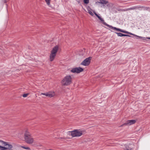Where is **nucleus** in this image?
<instances>
[{"instance_id":"obj_1","label":"nucleus","mask_w":150,"mask_h":150,"mask_svg":"<svg viewBox=\"0 0 150 150\" xmlns=\"http://www.w3.org/2000/svg\"><path fill=\"white\" fill-rule=\"evenodd\" d=\"M24 138L25 142L28 144H31L34 142V138L32 137L31 134L27 130L24 133Z\"/></svg>"},{"instance_id":"obj_2","label":"nucleus","mask_w":150,"mask_h":150,"mask_svg":"<svg viewBox=\"0 0 150 150\" xmlns=\"http://www.w3.org/2000/svg\"><path fill=\"white\" fill-rule=\"evenodd\" d=\"M73 137H79L85 133V131L80 129H76L71 131H69Z\"/></svg>"},{"instance_id":"obj_3","label":"nucleus","mask_w":150,"mask_h":150,"mask_svg":"<svg viewBox=\"0 0 150 150\" xmlns=\"http://www.w3.org/2000/svg\"><path fill=\"white\" fill-rule=\"evenodd\" d=\"M72 83V78L70 75L65 76L62 81V83L64 86H68Z\"/></svg>"},{"instance_id":"obj_4","label":"nucleus","mask_w":150,"mask_h":150,"mask_svg":"<svg viewBox=\"0 0 150 150\" xmlns=\"http://www.w3.org/2000/svg\"><path fill=\"white\" fill-rule=\"evenodd\" d=\"M59 49L58 45L55 46L51 51V54L50 56V61H52L54 59Z\"/></svg>"},{"instance_id":"obj_5","label":"nucleus","mask_w":150,"mask_h":150,"mask_svg":"<svg viewBox=\"0 0 150 150\" xmlns=\"http://www.w3.org/2000/svg\"><path fill=\"white\" fill-rule=\"evenodd\" d=\"M0 142L6 147H3L0 146V150H5L7 149H11L12 148L13 146L12 145L9 144L8 142H4L2 140H0Z\"/></svg>"},{"instance_id":"obj_6","label":"nucleus","mask_w":150,"mask_h":150,"mask_svg":"<svg viewBox=\"0 0 150 150\" xmlns=\"http://www.w3.org/2000/svg\"><path fill=\"white\" fill-rule=\"evenodd\" d=\"M94 13L95 15L100 20V21L103 23V25L107 26L110 29L115 30L117 31H119L120 29L119 28H117L115 27H112V26L108 24H107L105 22L104 20L100 16H99L98 14H97L96 12H94Z\"/></svg>"},{"instance_id":"obj_7","label":"nucleus","mask_w":150,"mask_h":150,"mask_svg":"<svg viewBox=\"0 0 150 150\" xmlns=\"http://www.w3.org/2000/svg\"><path fill=\"white\" fill-rule=\"evenodd\" d=\"M83 70V69L81 67H76L72 69L71 70V72L73 73H79L82 72Z\"/></svg>"},{"instance_id":"obj_8","label":"nucleus","mask_w":150,"mask_h":150,"mask_svg":"<svg viewBox=\"0 0 150 150\" xmlns=\"http://www.w3.org/2000/svg\"><path fill=\"white\" fill-rule=\"evenodd\" d=\"M91 59L90 57L86 58L81 62V64L85 66L88 65L90 63Z\"/></svg>"},{"instance_id":"obj_9","label":"nucleus","mask_w":150,"mask_h":150,"mask_svg":"<svg viewBox=\"0 0 150 150\" xmlns=\"http://www.w3.org/2000/svg\"><path fill=\"white\" fill-rule=\"evenodd\" d=\"M136 120H128L125 123L121 125L120 126V127H122L124 125H131L135 124L136 123Z\"/></svg>"},{"instance_id":"obj_10","label":"nucleus","mask_w":150,"mask_h":150,"mask_svg":"<svg viewBox=\"0 0 150 150\" xmlns=\"http://www.w3.org/2000/svg\"><path fill=\"white\" fill-rule=\"evenodd\" d=\"M41 95H45L46 96L51 98L53 97L54 95V93H52L51 92H49L47 93H42L41 94Z\"/></svg>"},{"instance_id":"obj_11","label":"nucleus","mask_w":150,"mask_h":150,"mask_svg":"<svg viewBox=\"0 0 150 150\" xmlns=\"http://www.w3.org/2000/svg\"><path fill=\"white\" fill-rule=\"evenodd\" d=\"M100 1H97L96 3V4L100 3L103 4H106L108 3V1L106 0H99Z\"/></svg>"},{"instance_id":"obj_12","label":"nucleus","mask_w":150,"mask_h":150,"mask_svg":"<svg viewBox=\"0 0 150 150\" xmlns=\"http://www.w3.org/2000/svg\"><path fill=\"white\" fill-rule=\"evenodd\" d=\"M118 36L122 37V36H128L129 37L130 36L128 35H126L124 34H123L122 33H118L117 32H115Z\"/></svg>"},{"instance_id":"obj_13","label":"nucleus","mask_w":150,"mask_h":150,"mask_svg":"<svg viewBox=\"0 0 150 150\" xmlns=\"http://www.w3.org/2000/svg\"><path fill=\"white\" fill-rule=\"evenodd\" d=\"M138 38H140V39L142 40H147V39L150 40V37H142L141 36H138Z\"/></svg>"},{"instance_id":"obj_14","label":"nucleus","mask_w":150,"mask_h":150,"mask_svg":"<svg viewBox=\"0 0 150 150\" xmlns=\"http://www.w3.org/2000/svg\"><path fill=\"white\" fill-rule=\"evenodd\" d=\"M138 8L137 6H133L131 8H129L126 9L125 10H124V11H127L130 10H133Z\"/></svg>"},{"instance_id":"obj_15","label":"nucleus","mask_w":150,"mask_h":150,"mask_svg":"<svg viewBox=\"0 0 150 150\" xmlns=\"http://www.w3.org/2000/svg\"><path fill=\"white\" fill-rule=\"evenodd\" d=\"M20 147L21 148H23L24 149H25L27 150H30V147H26L24 146H20Z\"/></svg>"},{"instance_id":"obj_16","label":"nucleus","mask_w":150,"mask_h":150,"mask_svg":"<svg viewBox=\"0 0 150 150\" xmlns=\"http://www.w3.org/2000/svg\"><path fill=\"white\" fill-rule=\"evenodd\" d=\"M47 4L50 6V0H45Z\"/></svg>"},{"instance_id":"obj_17","label":"nucleus","mask_w":150,"mask_h":150,"mask_svg":"<svg viewBox=\"0 0 150 150\" xmlns=\"http://www.w3.org/2000/svg\"><path fill=\"white\" fill-rule=\"evenodd\" d=\"M119 31H120L122 33H128V32L124 31V30H122L121 29H120Z\"/></svg>"},{"instance_id":"obj_18","label":"nucleus","mask_w":150,"mask_h":150,"mask_svg":"<svg viewBox=\"0 0 150 150\" xmlns=\"http://www.w3.org/2000/svg\"><path fill=\"white\" fill-rule=\"evenodd\" d=\"M88 13L91 15L93 16V13L91 11L89 10H88Z\"/></svg>"},{"instance_id":"obj_19","label":"nucleus","mask_w":150,"mask_h":150,"mask_svg":"<svg viewBox=\"0 0 150 150\" xmlns=\"http://www.w3.org/2000/svg\"><path fill=\"white\" fill-rule=\"evenodd\" d=\"M83 2L85 4H87L89 2V0H83Z\"/></svg>"},{"instance_id":"obj_20","label":"nucleus","mask_w":150,"mask_h":150,"mask_svg":"<svg viewBox=\"0 0 150 150\" xmlns=\"http://www.w3.org/2000/svg\"><path fill=\"white\" fill-rule=\"evenodd\" d=\"M127 33V34H130V35H134V36H135L137 37H138V36H137V35H135V34H133V33H129V32H128V33Z\"/></svg>"},{"instance_id":"obj_21","label":"nucleus","mask_w":150,"mask_h":150,"mask_svg":"<svg viewBox=\"0 0 150 150\" xmlns=\"http://www.w3.org/2000/svg\"><path fill=\"white\" fill-rule=\"evenodd\" d=\"M28 93L24 94L23 95V97H26L28 95Z\"/></svg>"},{"instance_id":"obj_22","label":"nucleus","mask_w":150,"mask_h":150,"mask_svg":"<svg viewBox=\"0 0 150 150\" xmlns=\"http://www.w3.org/2000/svg\"><path fill=\"white\" fill-rule=\"evenodd\" d=\"M2 2L4 3H6V0H1Z\"/></svg>"},{"instance_id":"obj_23","label":"nucleus","mask_w":150,"mask_h":150,"mask_svg":"<svg viewBox=\"0 0 150 150\" xmlns=\"http://www.w3.org/2000/svg\"><path fill=\"white\" fill-rule=\"evenodd\" d=\"M124 150H132V149H125Z\"/></svg>"},{"instance_id":"obj_24","label":"nucleus","mask_w":150,"mask_h":150,"mask_svg":"<svg viewBox=\"0 0 150 150\" xmlns=\"http://www.w3.org/2000/svg\"><path fill=\"white\" fill-rule=\"evenodd\" d=\"M59 139H64V138H62V137H61V138H59Z\"/></svg>"},{"instance_id":"obj_25","label":"nucleus","mask_w":150,"mask_h":150,"mask_svg":"<svg viewBox=\"0 0 150 150\" xmlns=\"http://www.w3.org/2000/svg\"><path fill=\"white\" fill-rule=\"evenodd\" d=\"M48 150H53V149H49Z\"/></svg>"}]
</instances>
